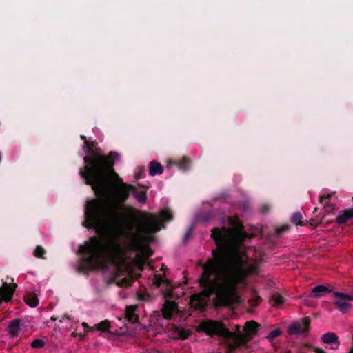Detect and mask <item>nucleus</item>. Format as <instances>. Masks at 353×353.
Returning a JSON list of instances; mask_svg holds the SVG:
<instances>
[{
	"label": "nucleus",
	"mask_w": 353,
	"mask_h": 353,
	"mask_svg": "<svg viewBox=\"0 0 353 353\" xmlns=\"http://www.w3.org/2000/svg\"><path fill=\"white\" fill-rule=\"evenodd\" d=\"M210 216H211L209 213H205L201 216V219L203 221H208L210 220Z\"/></svg>",
	"instance_id": "nucleus-34"
},
{
	"label": "nucleus",
	"mask_w": 353,
	"mask_h": 353,
	"mask_svg": "<svg viewBox=\"0 0 353 353\" xmlns=\"http://www.w3.org/2000/svg\"><path fill=\"white\" fill-rule=\"evenodd\" d=\"M317 209H318L317 208H315L314 210L313 213H315L317 211Z\"/></svg>",
	"instance_id": "nucleus-43"
},
{
	"label": "nucleus",
	"mask_w": 353,
	"mask_h": 353,
	"mask_svg": "<svg viewBox=\"0 0 353 353\" xmlns=\"http://www.w3.org/2000/svg\"><path fill=\"white\" fill-rule=\"evenodd\" d=\"M80 137H81V139L82 140H83L84 141H88L86 139V137H85V136H84V135H81V136H80Z\"/></svg>",
	"instance_id": "nucleus-40"
},
{
	"label": "nucleus",
	"mask_w": 353,
	"mask_h": 353,
	"mask_svg": "<svg viewBox=\"0 0 353 353\" xmlns=\"http://www.w3.org/2000/svg\"><path fill=\"white\" fill-rule=\"evenodd\" d=\"M324 216L325 215L319 220L312 218L310 220V225L314 228H316L322 222V219L324 218Z\"/></svg>",
	"instance_id": "nucleus-31"
},
{
	"label": "nucleus",
	"mask_w": 353,
	"mask_h": 353,
	"mask_svg": "<svg viewBox=\"0 0 353 353\" xmlns=\"http://www.w3.org/2000/svg\"><path fill=\"white\" fill-rule=\"evenodd\" d=\"M314 352L316 353H325V351L322 349H319V348H316L314 349Z\"/></svg>",
	"instance_id": "nucleus-38"
},
{
	"label": "nucleus",
	"mask_w": 353,
	"mask_h": 353,
	"mask_svg": "<svg viewBox=\"0 0 353 353\" xmlns=\"http://www.w3.org/2000/svg\"><path fill=\"white\" fill-rule=\"evenodd\" d=\"M24 301L32 307H35L39 303L37 296L32 292H28L24 295Z\"/></svg>",
	"instance_id": "nucleus-20"
},
{
	"label": "nucleus",
	"mask_w": 353,
	"mask_h": 353,
	"mask_svg": "<svg viewBox=\"0 0 353 353\" xmlns=\"http://www.w3.org/2000/svg\"><path fill=\"white\" fill-rule=\"evenodd\" d=\"M289 229V226L288 225H283L280 228H278L276 230V233L277 235H280L283 232H284L285 231L288 230Z\"/></svg>",
	"instance_id": "nucleus-32"
},
{
	"label": "nucleus",
	"mask_w": 353,
	"mask_h": 353,
	"mask_svg": "<svg viewBox=\"0 0 353 353\" xmlns=\"http://www.w3.org/2000/svg\"><path fill=\"white\" fill-rule=\"evenodd\" d=\"M82 325L84 327H88V324L86 323H83Z\"/></svg>",
	"instance_id": "nucleus-42"
},
{
	"label": "nucleus",
	"mask_w": 353,
	"mask_h": 353,
	"mask_svg": "<svg viewBox=\"0 0 353 353\" xmlns=\"http://www.w3.org/2000/svg\"><path fill=\"white\" fill-rule=\"evenodd\" d=\"M311 319L308 316L302 319L301 323H294L288 329L290 335H298L309 331Z\"/></svg>",
	"instance_id": "nucleus-9"
},
{
	"label": "nucleus",
	"mask_w": 353,
	"mask_h": 353,
	"mask_svg": "<svg viewBox=\"0 0 353 353\" xmlns=\"http://www.w3.org/2000/svg\"><path fill=\"white\" fill-rule=\"evenodd\" d=\"M141 353H162V352L157 350L154 349V350H147L146 352H143Z\"/></svg>",
	"instance_id": "nucleus-36"
},
{
	"label": "nucleus",
	"mask_w": 353,
	"mask_h": 353,
	"mask_svg": "<svg viewBox=\"0 0 353 353\" xmlns=\"http://www.w3.org/2000/svg\"><path fill=\"white\" fill-rule=\"evenodd\" d=\"M46 250L40 245H37L34 251V256L37 258H43Z\"/></svg>",
	"instance_id": "nucleus-28"
},
{
	"label": "nucleus",
	"mask_w": 353,
	"mask_h": 353,
	"mask_svg": "<svg viewBox=\"0 0 353 353\" xmlns=\"http://www.w3.org/2000/svg\"><path fill=\"white\" fill-rule=\"evenodd\" d=\"M21 322V320L19 319H15L9 322L8 325V330L9 334L11 336L15 337L18 336L20 331Z\"/></svg>",
	"instance_id": "nucleus-15"
},
{
	"label": "nucleus",
	"mask_w": 353,
	"mask_h": 353,
	"mask_svg": "<svg viewBox=\"0 0 353 353\" xmlns=\"http://www.w3.org/2000/svg\"><path fill=\"white\" fill-rule=\"evenodd\" d=\"M161 269H162V270L165 269V265H162Z\"/></svg>",
	"instance_id": "nucleus-44"
},
{
	"label": "nucleus",
	"mask_w": 353,
	"mask_h": 353,
	"mask_svg": "<svg viewBox=\"0 0 353 353\" xmlns=\"http://www.w3.org/2000/svg\"><path fill=\"white\" fill-rule=\"evenodd\" d=\"M259 327V324L253 320L247 321L244 327V330L245 332V334H248L252 338L251 335H255L257 334Z\"/></svg>",
	"instance_id": "nucleus-16"
},
{
	"label": "nucleus",
	"mask_w": 353,
	"mask_h": 353,
	"mask_svg": "<svg viewBox=\"0 0 353 353\" xmlns=\"http://www.w3.org/2000/svg\"><path fill=\"white\" fill-rule=\"evenodd\" d=\"M281 330L279 328L275 329L270 332L268 335L267 339L269 341H272L275 338L279 336L281 334Z\"/></svg>",
	"instance_id": "nucleus-29"
},
{
	"label": "nucleus",
	"mask_w": 353,
	"mask_h": 353,
	"mask_svg": "<svg viewBox=\"0 0 353 353\" xmlns=\"http://www.w3.org/2000/svg\"><path fill=\"white\" fill-rule=\"evenodd\" d=\"M175 332L176 333V338L181 340L187 339L192 333L189 330L184 328H176Z\"/></svg>",
	"instance_id": "nucleus-23"
},
{
	"label": "nucleus",
	"mask_w": 353,
	"mask_h": 353,
	"mask_svg": "<svg viewBox=\"0 0 353 353\" xmlns=\"http://www.w3.org/2000/svg\"><path fill=\"white\" fill-rule=\"evenodd\" d=\"M331 196L332 194L321 195L319 196V203L324 205V211L325 213H331L334 210V208L332 205L329 204Z\"/></svg>",
	"instance_id": "nucleus-17"
},
{
	"label": "nucleus",
	"mask_w": 353,
	"mask_h": 353,
	"mask_svg": "<svg viewBox=\"0 0 353 353\" xmlns=\"http://www.w3.org/2000/svg\"><path fill=\"white\" fill-rule=\"evenodd\" d=\"M172 163L183 171L188 170L191 165V159L189 157H183L182 159L174 161Z\"/></svg>",
	"instance_id": "nucleus-18"
},
{
	"label": "nucleus",
	"mask_w": 353,
	"mask_h": 353,
	"mask_svg": "<svg viewBox=\"0 0 353 353\" xmlns=\"http://www.w3.org/2000/svg\"><path fill=\"white\" fill-rule=\"evenodd\" d=\"M321 339L323 343L330 345L332 350H338L340 346L339 337L334 332H327Z\"/></svg>",
	"instance_id": "nucleus-11"
},
{
	"label": "nucleus",
	"mask_w": 353,
	"mask_h": 353,
	"mask_svg": "<svg viewBox=\"0 0 353 353\" xmlns=\"http://www.w3.org/2000/svg\"><path fill=\"white\" fill-rule=\"evenodd\" d=\"M351 219H353V208L340 211L336 219V222L338 224H344Z\"/></svg>",
	"instance_id": "nucleus-14"
},
{
	"label": "nucleus",
	"mask_w": 353,
	"mask_h": 353,
	"mask_svg": "<svg viewBox=\"0 0 353 353\" xmlns=\"http://www.w3.org/2000/svg\"><path fill=\"white\" fill-rule=\"evenodd\" d=\"M235 327L236 331L231 332L222 321L208 319L201 321L196 327V331L210 336L221 337L226 348L225 353H235L239 347L246 346L251 340L248 334L240 332V325H236Z\"/></svg>",
	"instance_id": "nucleus-4"
},
{
	"label": "nucleus",
	"mask_w": 353,
	"mask_h": 353,
	"mask_svg": "<svg viewBox=\"0 0 353 353\" xmlns=\"http://www.w3.org/2000/svg\"><path fill=\"white\" fill-rule=\"evenodd\" d=\"M269 209H270V208H269V206H268V205H263V206L261 207V211H262L263 212H268Z\"/></svg>",
	"instance_id": "nucleus-35"
},
{
	"label": "nucleus",
	"mask_w": 353,
	"mask_h": 353,
	"mask_svg": "<svg viewBox=\"0 0 353 353\" xmlns=\"http://www.w3.org/2000/svg\"><path fill=\"white\" fill-rule=\"evenodd\" d=\"M135 178H136V179H137V180H138V179H141V172H140L137 173V174L135 175Z\"/></svg>",
	"instance_id": "nucleus-39"
},
{
	"label": "nucleus",
	"mask_w": 353,
	"mask_h": 353,
	"mask_svg": "<svg viewBox=\"0 0 353 353\" xmlns=\"http://www.w3.org/2000/svg\"><path fill=\"white\" fill-rule=\"evenodd\" d=\"M330 292H331V290H330L325 285H319L311 290L309 296L310 298L318 299L323 297L325 293Z\"/></svg>",
	"instance_id": "nucleus-13"
},
{
	"label": "nucleus",
	"mask_w": 353,
	"mask_h": 353,
	"mask_svg": "<svg viewBox=\"0 0 353 353\" xmlns=\"http://www.w3.org/2000/svg\"><path fill=\"white\" fill-rule=\"evenodd\" d=\"M134 189V185L123 183L118 185L114 194L110 190V196H97L87 201L83 226L94 229L99 234L109 230L117 234L128 235L134 248L150 243L153 239L151 235L165 228L162 222L173 220V214L170 209L165 208L161 211L159 218L155 214L145 211L138 212L131 208V211L139 214V230L133 234L132 228L128 227V221L121 210L124 208L123 203L128 199L132 190Z\"/></svg>",
	"instance_id": "nucleus-2"
},
{
	"label": "nucleus",
	"mask_w": 353,
	"mask_h": 353,
	"mask_svg": "<svg viewBox=\"0 0 353 353\" xmlns=\"http://www.w3.org/2000/svg\"><path fill=\"white\" fill-rule=\"evenodd\" d=\"M108 245L98 236H92L83 245H80L78 254L81 255V263L77 270L88 273L92 270H103L108 263Z\"/></svg>",
	"instance_id": "nucleus-5"
},
{
	"label": "nucleus",
	"mask_w": 353,
	"mask_h": 353,
	"mask_svg": "<svg viewBox=\"0 0 353 353\" xmlns=\"http://www.w3.org/2000/svg\"><path fill=\"white\" fill-rule=\"evenodd\" d=\"M161 312L165 319L170 320L174 313L178 312V305L173 301L166 300L163 305Z\"/></svg>",
	"instance_id": "nucleus-10"
},
{
	"label": "nucleus",
	"mask_w": 353,
	"mask_h": 353,
	"mask_svg": "<svg viewBox=\"0 0 353 353\" xmlns=\"http://www.w3.org/2000/svg\"><path fill=\"white\" fill-rule=\"evenodd\" d=\"M97 144L98 143L95 141L83 142V148L88 155L83 157L85 165L79 171H85L88 173L109 157V154L105 156L95 151L94 149Z\"/></svg>",
	"instance_id": "nucleus-6"
},
{
	"label": "nucleus",
	"mask_w": 353,
	"mask_h": 353,
	"mask_svg": "<svg viewBox=\"0 0 353 353\" xmlns=\"http://www.w3.org/2000/svg\"><path fill=\"white\" fill-rule=\"evenodd\" d=\"M238 227L239 229L232 231L230 235L234 245L228 252L223 247L229 239L225 228L223 230L214 228L212 230L211 237L218 248L212 251V258L205 263L201 260L198 262L203 270L199 279L203 290L201 293L192 295V307L197 310L205 309L206 299L214 294L219 306L230 307L239 303L238 285L244 283L248 275L257 272V265L250 263L246 252L239 248L250 235L243 230L242 224Z\"/></svg>",
	"instance_id": "nucleus-1"
},
{
	"label": "nucleus",
	"mask_w": 353,
	"mask_h": 353,
	"mask_svg": "<svg viewBox=\"0 0 353 353\" xmlns=\"http://www.w3.org/2000/svg\"><path fill=\"white\" fill-rule=\"evenodd\" d=\"M334 303L337 310L342 313H345L350 307V301H353V296H350L342 292H334Z\"/></svg>",
	"instance_id": "nucleus-8"
},
{
	"label": "nucleus",
	"mask_w": 353,
	"mask_h": 353,
	"mask_svg": "<svg viewBox=\"0 0 353 353\" xmlns=\"http://www.w3.org/2000/svg\"><path fill=\"white\" fill-rule=\"evenodd\" d=\"M154 280V283L157 287H159L165 281V279L161 275H156Z\"/></svg>",
	"instance_id": "nucleus-30"
},
{
	"label": "nucleus",
	"mask_w": 353,
	"mask_h": 353,
	"mask_svg": "<svg viewBox=\"0 0 353 353\" xmlns=\"http://www.w3.org/2000/svg\"><path fill=\"white\" fill-rule=\"evenodd\" d=\"M65 319L70 320V316L68 314H64V315L61 317V319L60 320V322H63V321H64Z\"/></svg>",
	"instance_id": "nucleus-37"
},
{
	"label": "nucleus",
	"mask_w": 353,
	"mask_h": 353,
	"mask_svg": "<svg viewBox=\"0 0 353 353\" xmlns=\"http://www.w3.org/2000/svg\"><path fill=\"white\" fill-rule=\"evenodd\" d=\"M192 228H190L188 231L186 232V233L184 235V237H183V242L185 243L188 241L190 236H191L192 234Z\"/></svg>",
	"instance_id": "nucleus-33"
},
{
	"label": "nucleus",
	"mask_w": 353,
	"mask_h": 353,
	"mask_svg": "<svg viewBox=\"0 0 353 353\" xmlns=\"http://www.w3.org/2000/svg\"><path fill=\"white\" fill-rule=\"evenodd\" d=\"M46 345V342L42 339H34L31 343L32 348H43Z\"/></svg>",
	"instance_id": "nucleus-27"
},
{
	"label": "nucleus",
	"mask_w": 353,
	"mask_h": 353,
	"mask_svg": "<svg viewBox=\"0 0 353 353\" xmlns=\"http://www.w3.org/2000/svg\"><path fill=\"white\" fill-rule=\"evenodd\" d=\"M137 309L136 305H128L125 310V317L130 323H136L139 321V316L135 313Z\"/></svg>",
	"instance_id": "nucleus-12"
},
{
	"label": "nucleus",
	"mask_w": 353,
	"mask_h": 353,
	"mask_svg": "<svg viewBox=\"0 0 353 353\" xmlns=\"http://www.w3.org/2000/svg\"><path fill=\"white\" fill-rule=\"evenodd\" d=\"M274 301V305L280 306L284 303V298L279 294H276L272 296Z\"/></svg>",
	"instance_id": "nucleus-26"
},
{
	"label": "nucleus",
	"mask_w": 353,
	"mask_h": 353,
	"mask_svg": "<svg viewBox=\"0 0 353 353\" xmlns=\"http://www.w3.org/2000/svg\"><path fill=\"white\" fill-rule=\"evenodd\" d=\"M131 193L139 202L143 203L146 201L147 195L145 191H139L135 187L134 190H132Z\"/></svg>",
	"instance_id": "nucleus-21"
},
{
	"label": "nucleus",
	"mask_w": 353,
	"mask_h": 353,
	"mask_svg": "<svg viewBox=\"0 0 353 353\" xmlns=\"http://www.w3.org/2000/svg\"><path fill=\"white\" fill-rule=\"evenodd\" d=\"M252 294L253 297L249 299V302L251 306L256 307L259 304L261 300V297L259 295H257L256 292L254 290L252 291Z\"/></svg>",
	"instance_id": "nucleus-25"
},
{
	"label": "nucleus",
	"mask_w": 353,
	"mask_h": 353,
	"mask_svg": "<svg viewBox=\"0 0 353 353\" xmlns=\"http://www.w3.org/2000/svg\"><path fill=\"white\" fill-rule=\"evenodd\" d=\"M118 157V153L110 152L109 157L90 172L79 171V174L84 179L85 183L92 187L97 196H110L112 181L117 185L124 183L114 169V159Z\"/></svg>",
	"instance_id": "nucleus-3"
},
{
	"label": "nucleus",
	"mask_w": 353,
	"mask_h": 353,
	"mask_svg": "<svg viewBox=\"0 0 353 353\" xmlns=\"http://www.w3.org/2000/svg\"><path fill=\"white\" fill-rule=\"evenodd\" d=\"M57 319L56 317H54V316H52V317H51V319H50V320H51L52 321H57Z\"/></svg>",
	"instance_id": "nucleus-41"
},
{
	"label": "nucleus",
	"mask_w": 353,
	"mask_h": 353,
	"mask_svg": "<svg viewBox=\"0 0 353 353\" xmlns=\"http://www.w3.org/2000/svg\"><path fill=\"white\" fill-rule=\"evenodd\" d=\"M110 327V321L108 320L102 321L98 324H95L93 327V330H100L104 332H109V328Z\"/></svg>",
	"instance_id": "nucleus-22"
},
{
	"label": "nucleus",
	"mask_w": 353,
	"mask_h": 353,
	"mask_svg": "<svg viewBox=\"0 0 353 353\" xmlns=\"http://www.w3.org/2000/svg\"><path fill=\"white\" fill-rule=\"evenodd\" d=\"M163 168L161 164L156 161H152L149 165V174L151 176H155L162 174Z\"/></svg>",
	"instance_id": "nucleus-19"
},
{
	"label": "nucleus",
	"mask_w": 353,
	"mask_h": 353,
	"mask_svg": "<svg viewBox=\"0 0 353 353\" xmlns=\"http://www.w3.org/2000/svg\"><path fill=\"white\" fill-rule=\"evenodd\" d=\"M130 272L127 267L123 268L119 265L116 268L114 275L110 279L109 283H115L121 288H128L132 285L133 279L128 276Z\"/></svg>",
	"instance_id": "nucleus-7"
},
{
	"label": "nucleus",
	"mask_w": 353,
	"mask_h": 353,
	"mask_svg": "<svg viewBox=\"0 0 353 353\" xmlns=\"http://www.w3.org/2000/svg\"><path fill=\"white\" fill-rule=\"evenodd\" d=\"M292 222L296 225H304L305 223L302 221V215L299 212L293 214L291 219Z\"/></svg>",
	"instance_id": "nucleus-24"
}]
</instances>
